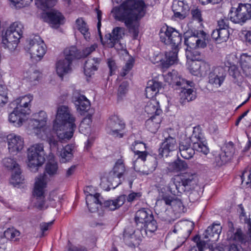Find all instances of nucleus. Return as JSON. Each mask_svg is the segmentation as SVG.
<instances>
[{"label": "nucleus", "instance_id": "obj_1", "mask_svg": "<svg viewBox=\"0 0 251 251\" xmlns=\"http://www.w3.org/2000/svg\"><path fill=\"white\" fill-rule=\"evenodd\" d=\"M145 3L143 0H126L111 10L114 19L123 23L136 39L139 33L137 22L145 14Z\"/></svg>", "mask_w": 251, "mask_h": 251}, {"label": "nucleus", "instance_id": "obj_2", "mask_svg": "<svg viewBox=\"0 0 251 251\" xmlns=\"http://www.w3.org/2000/svg\"><path fill=\"white\" fill-rule=\"evenodd\" d=\"M75 122V118L71 113L68 106L62 105L58 107L53 125V130L57 138L50 135L47 139L50 148L54 150H58L57 138L63 142L69 140L73 137L76 128Z\"/></svg>", "mask_w": 251, "mask_h": 251}, {"label": "nucleus", "instance_id": "obj_3", "mask_svg": "<svg viewBox=\"0 0 251 251\" xmlns=\"http://www.w3.org/2000/svg\"><path fill=\"white\" fill-rule=\"evenodd\" d=\"M32 100L30 95L25 96L15 101L17 106L9 115V121L15 126H21L25 120V116L30 113L29 103Z\"/></svg>", "mask_w": 251, "mask_h": 251}, {"label": "nucleus", "instance_id": "obj_4", "mask_svg": "<svg viewBox=\"0 0 251 251\" xmlns=\"http://www.w3.org/2000/svg\"><path fill=\"white\" fill-rule=\"evenodd\" d=\"M197 184V175L195 173H186L181 176V181L173 182L170 187L171 192L175 195L178 193L189 192L194 189Z\"/></svg>", "mask_w": 251, "mask_h": 251}, {"label": "nucleus", "instance_id": "obj_5", "mask_svg": "<svg viewBox=\"0 0 251 251\" xmlns=\"http://www.w3.org/2000/svg\"><path fill=\"white\" fill-rule=\"evenodd\" d=\"M45 153L41 143L31 146L27 150V165L31 171L36 172L45 161Z\"/></svg>", "mask_w": 251, "mask_h": 251}, {"label": "nucleus", "instance_id": "obj_6", "mask_svg": "<svg viewBox=\"0 0 251 251\" xmlns=\"http://www.w3.org/2000/svg\"><path fill=\"white\" fill-rule=\"evenodd\" d=\"M176 86V89L180 90L179 92V102L181 105L195 100L197 98L196 90L189 86H194L192 81H187L184 79L179 78L178 80L173 82Z\"/></svg>", "mask_w": 251, "mask_h": 251}, {"label": "nucleus", "instance_id": "obj_7", "mask_svg": "<svg viewBox=\"0 0 251 251\" xmlns=\"http://www.w3.org/2000/svg\"><path fill=\"white\" fill-rule=\"evenodd\" d=\"M160 41L171 48H179L182 41L181 34L175 28L166 25L159 31Z\"/></svg>", "mask_w": 251, "mask_h": 251}, {"label": "nucleus", "instance_id": "obj_8", "mask_svg": "<svg viewBox=\"0 0 251 251\" xmlns=\"http://www.w3.org/2000/svg\"><path fill=\"white\" fill-rule=\"evenodd\" d=\"M228 16L233 23L243 25L251 18V4L240 3L236 9L231 7Z\"/></svg>", "mask_w": 251, "mask_h": 251}, {"label": "nucleus", "instance_id": "obj_9", "mask_svg": "<svg viewBox=\"0 0 251 251\" xmlns=\"http://www.w3.org/2000/svg\"><path fill=\"white\" fill-rule=\"evenodd\" d=\"M25 49L30 54L31 58L37 57L41 58L45 55L47 47L41 37L39 35H35L27 41Z\"/></svg>", "mask_w": 251, "mask_h": 251}, {"label": "nucleus", "instance_id": "obj_10", "mask_svg": "<svg viewBox=\"0 0 251 251\" xmlns=\"http://www.w3.org/2000/svg\"><path fill=\"white\" fill-rule=\"evenodd\" d=\"M46 179L45 174L41 175L36 178L35 183L33 191V195L36 197L35 206L40 210L47 208L45 205L44 196V188L47 185Z\"/></svg>", "mask_w": 251, "mask_h": 251}, {"label": "nucleus", "instance_id": "obj_11", "mask_svg": "<svg viewBox=\"0 0 251 251\" xmlns=\"http://www.w3.org/2000/svg\"><path fill=\"white\" fill-rule=\"evenodd\" d=\"M190 138L193 144V149L194 151L196 150L205 155L209 153V151L206 145V139L199 126L194 127L192 134Z\"/></svg>", "mask_w": 251, "mask_h": 251}, {"label": "nucleus", "instance_id": "obj_12", "mask_svg": "<svg viewBox=\"0 0 251 251\" xmlns=\"http://www.w3.org/2000/svg\"><path fill=\"white\" fill-rule=\"evenodd\" d=\"M206 35L203 31L195 30L188 37L184 36V44L192 49H203L206 47Z\"/></svg>", "mask_w": 251, "mask_h": 251}, {"label": "nucleus", "instance_id": "obj_13", "mask_svg": "<svg viewBox=\"0 0 251 251\" xmlns=\"http://www.w3.org/2000/svg\"><path fill=\"white\" fill-rule=\"evenodd\" d=\"M125 127V122L117 115H112L107 120V130L109 134L116 137L120 138L123 137L122 131Z\"/></svg>", "mask_w": 251, "mask_h": 251}, {"label": "nucleus", "instance_id": "obj_14", "mask_svg": "<svg viewBox=\"0 0 251 251\" xmlns=\"http://www.w3.org/2000/svg\"><path fill=\"white\" fill-rule=\"evenodd\" d=\"M226 76V71L222 67L213 68L208 75V83L216 88L220 87Z\"/></svg>", "mask_w": 251, "mask_h": 251}, {"label": "nucleus", "instance_id": "obj_15", "mask_svg": "<svg viewBox=\"0 0 251 251\" xmlns=\"http://www.w3.org/2000/svg\"><path fill=\"white\" fill-rule=\"evenodd\" d=\"M22 36L7 28L3 36L2 43L10 51L14 50Z\"/></svg>", "mask_w": 251, "mask_h": 251}, {"label": "nucleus", "instance_id": "obj_16", "mask_svg": "<svg viewBox=\"0 0 251 251\" xmlns=\"http://www.w3.org/2000/svg\"><path fill=\"white\" fill-rule=\"evenodd\" d=\"M231 226L227 232V239L228 241L234 242V244L241 246L247 241V236L240 228L234 229L233 224L230 223Z\"/></svg>", "mask_w": 251, "mask_h": 251}, {"label": "nucleus", "instance_id": "obj_17", "mask_svg": "<svg viewBox=\"0 0 251 251\" xmlns=\"http://www.w3.org/2000/svg\"><path fill=\"white\" fill-rule=\"evenodd\" d=\"M177 148L175 138L168 136L165 138L159 149V156L161 157H168L171 151H175Z\"/></svg>", "mask_w": 251, "mask_h": 251}, {"label": "nucleus", "instance_id": "obj_18", "mask_svg": "<svg viewBox=\"0 0 251 251\" xmlns=\"http://www.w3.org/2000/svg\"><path fill=\"white\" fill-rule=\"evenodd\" d=\"M7 139L10 152L17 153L23 149L24 145V140L20 136L11 134L7 136Z\"/></svg>", "mask_w": 251, "mask_h": 251}, {"label": "nucleus", "instance_id": "obj_19", "mask_svg": "<svg viewBox=\"0 0 251 251\" xmlns=\"http://www.w3.org/2000/svg\"><path fill=\"white\" fill-rule=\"evenodd\" d=\"M125 28L123 27L117 26L114 28L111 33H108L105 35V38L107 40L110 47H113L115 45L119 43L121 39L125 36Z\"/></svg>", "mask_w": 251, "mask_h": 251}, {"label": "nucleus", "instance_id": "obj_20", "mask_svg": "<svg viewBox=\"0 0 251 251\" xmlns=\"http://www.w3.org/2000/svg\"><path fill=\"white\" fill-rule=\"evenodd\" d=\"M191 143L190 137H186L179 142V152L181 156L185 159L191 158L195 154L194 149L191 147Z\"/></svg>", "mask_w": 251, "mask_h": 251}, {"label": "nucleus", "instance_id": "obj_21", "mask_svg": "<svg viewBox=\"0 0 251 251\" xmlns=\"http://www.w3.org/2000/svg\"><path fill=\"white\" fill-rule=\"evenodd\" d=\"M64 17L60 12L52 10L48 12L45 17V20L53 27H58L64 23Z\"/></svg>", "mask_w": 251, "mask_h": 251}, {"label": "nucleus", "instance_id": "obj_22", "mask_svg": "<svg viewBox=\"0 0 251 251\" xmlns=\"http://www.w3.org/2000/svg\"><path fill=\"white\" fill-rule=\"evenodd\" d=\"M47 115L44 111H41L34 115V118L30 120L29 126L32 129H41L46 126Z\"/></svg>", "mask_w": 251, "mask_h": 251}, {"label": "nucleus", "instance_id": "obj_23", "mask_svg": "<svg viewBox=\"0 0 251 251\" xmlns=\"http://www.w3.org/2000/svg\"><path fill=\"white\" fill-rule=\"evenodd\" d=\"M222 231V226L220 224H213L208 226L203 234V238L207 239L205 241H215L219 238Z\"/></svg>", "mask_w": 251, "mask_h": 251}, {"label": "nucleus", "instance_id": "obj_24", "mask_svg": "<svg viewBox=\"0 0 251 251\" xmlns=\"http://www.w3.org/2000/svg\"><path fill=\"white\" fill-rule=\"evenodd\" d=\"M73 100L77 111L80 112L81 115L87 112L90 108V102L84 95H78L77 97H74Z\"/></svg>", "mask_w": 251, "mask_h": 251}, {"label": "nucleus", "instance_id": "obj_25", "mask_svg": "<svg viewBox=\"0 0 251 251\" xmlns=\"http://www.w3.org/2000/svg\"><path fill=\"white\" fill-rule=\"evenodd\" d=\"M100 61L101 59L100 58H88L85 61L84 67L85 75L88 77H90L94 74V72L98 70Z\"/></svg>", "mask_w": 251, "mask_h": 251}, {"label": "nucleus", "instance_id": "obj_26", "mask_svg": "<svg viewBox=\"0 0 251 251\" xmlns=\"http://www.w3.org/2000/svg\"><path fill=\"white\" fill-rule=\"evenodd\" d=\"M172 50L165 52V59L162 62L163 69H167L177 61V53L179 48H171Z\"/></svg>", "mask_w": 251, "mask_h": 251}, {"label": "nucleus", "instance_id": "obj_27", "mask_svg": "<svg viewBox=\"0 0 251 251\" xmlns=\"http://www.w3.org/2000/svg\"><path fill=\"white\" fill-rule=\"evenodd\" d=\"M71 65L72 63L64 58L58 60L56 63V71L57 75L60 77H63L64 75L71 73Z\"/></svg>", "mask_w": 251, "mask_h": 251}, {"label": "nucleus", "instance_id": "obj_28", "mask_svg": "<svg viewBox=\"0 0 251 251\" xmlns=\"http://www.w3.org/2000/svg\"><path fill=\"white\" fill-rule=\"evenodd\" d=\"M240 65L245 75L251 78V55L243 53L240 59Z\"/></svg>", "mask_w": 251, "mask_h": 251}, {"label": "nucleus", "instance_id": "obj_29", "mask_svg": "<svg viewBox=\"0 0 251 251\" xmlns=\"http://www.w3.org/2000/svg\"><path fill=\"white\" fill-rule=\"evenodd\" d=\"M157 161L155 157L150 155L148 161L145 165V169L136 170L140 175H148L155 171L157 166Z\"/></svg>", "mask_w": 251, "mask_h": 251}, {"label": "nucleus", "instance_id": "obj_30", "mask_svg": "<svg viewBox=\"0 0 251 251\" xmlns=\"http://www.w3.org/2000/svg\"><path fill=\"white\" fill-rule=\"evenodd\" d=\"M145 111L148 114L152 115L155 117H158L162 112L159 102L154 99H151L147 102L145 107Z\"/></svg>", "mask_w": 251, "mask_h": 251}, {"label": "nucleus", "instance_id": "obj_31", "mask_svg": "<svg viewBox=\"0 0 251 251\" xmlns=\"http://www.w3.org/2000/svg\"><path fill=\"white\" fill-rule=\"evenodd\" d=\"M188 168V165L185 161L178 158L174 161L169 163L167 169L170 172L178 173L184 171Z\"/></svg>", "mask_w": 251, "mask_h": 251}, {"label": "nucleus", "instance_id": "obj_32", "mask_svg": "<svg viewBox=\"0 0 251 251\" xmlns=\"http://www.w3.org/2000/svg\"><path fill=\"white\" fill-rule=\"evenodd\" d=\"M229 36L228 29L217 28L214 30L211 34V37L217 43L226 42Z\"/></svg>", "mask_w": 251, "mask_h": 251}, {"label": "nucleus", "instance_id": "obj_33", "mask_svg": "<svg viewBox=\"0 0 251 251\" xmlns=\"http://www.w3.org/2000/svg\"><path fill=\"white\" fill-rule=\"evenodd\" d=\"M126 195H122L119 196L115 200L105 201L104 202H102V206L108 208L110 210H114L124 204L126 201Z\"/></svg>", "mask_w": 251, "mask_h": 251}, {"label": "nucleus", "instance_id": "obj_34", "mask_svg": "<svg viewBox=\"0 0 251 251\" xmlns=\"http://www.w3.org/2000/svg\"><path fill=\"white\" fill-rule=\"evenodd\" d=\"M87 207L91 212L98 211L99 206L102 205V199L100 197L88 196L86 199Z\"/></svg>", "mask_w": 251, "mask_h": 251}, {"label": "nucleus", "instance_id": "obj_35", "mask_svg": "<svg viewBox=\"0 0 251 251\" xmlns=\"http://www.w3.org/2000/svg\"><path fill=\"white\" fill-rule=\"evenodd\" d=\"M152 216L153 215L150 210L142 208L136 212L135 216V221L137 225L141 224V226H142L147 221L151 219Z\"/></svg>", "mask_w": 251, "mask_h": 251}, {"label": "nucleus", "instance_id": "obj_36", "mask_svg": "<svg viewBox=\"0 0 251 251\" xmlns=\"http://www.w3.org/2000/svg\"><path fill=\"white\" fill-rule=\"evenodd\" d=\"M194 223L188 222H180L178 223V227L180 228V234L182 235L184 239L189 236L193 230Z\"/></svg>", "mask_w": 251, "mask_h": 251}, {"label": "nucleus", "instance_id": "obj_37", "mask_svg": "<svg viewBox=\"0 0 251 251\" xmlns=\"http://www.w3.org/2000/svg\"><path fill=\"white\" fill-rule=\"evenodd\" d=\"M75 26L76 28L83 35L85 39H89L90 34L89 32V28L83 18H79L76 20Z\"/></svg>", "mask_w": 251, "mask_h": 251}, {"label": "nucleus", "instance_id": "obj_38", "mask_svg": "<svg viewBox=\"0 0 251 251\" xmlns=\"http://www.w3.org/2000/svg\"><path fill=\"white\" fill-rule=\"evenodd\" d=\"M161 119L160 117H155L154 116H151L150 119L146 121L145 126L149 131L152 133H155L159 127V125Z\"/></svg>", "mask_w": 251, "mask_h": 251}, {"label": "nucleus", "instance_id": "obj_39", "mask_svg": "<svg viewBox=\"0 0 251 251\" xmlns=\"http://www.w3.org/2000/svg\"><path fill=\"white\" fill-rule=\"evenodd\" d=\"M65 59L69 61L72 63V61L76 58H79L81 55L79 54L78 50L75 46H72L66 48L64 51Z\"/></svg>", "mask_w": 251, "mask_h": 251}, {"label": "nucleus", "instance_id": "obj_40", "mask_svg": "<svg viewBox=\"0 0 251 251\" xmlns=\"http://www.w3.org/2000/svg\"><path fill=\"white\" fill-rule=\"evenodd\" d=\"M157 228V223L154 220L153 216L152 217L151 219H149L142 226H141V231H144L146 234L148 233H152L156 230Z\"/></svg>", "mask_w": 251, "mask_h": 251}, {"label": "nucleus", "instance_id": "obj_41", "mask_svg": "<svg viewBox=\"0 0 251 251\" xmlns=\"http://www.w3.org/2000/svg\"><path fill=\"white\" fill-rule=\"evenodd\" d=\"M222 153L229 160L234 153V144L232 142L226 143L222 148Z\"/></svg>", "mask_w": 251, "mask_h": 251}, {"label": "nucleus", "instance_id": "obj_42", "mask_svg": "<svg viewBox=\"0 0 251 251\" xmlns=\"http://www.w3.org/2000/svg\"><path fill=\"white\" fill-rule=\"evenodd\" d=\"M120 178V176H117L112 171H110L106 177L107 182L109 183L108 186H111L113 188H116L121 183Z\"/></svg>", "mask_w": 251, "mask_h": 251}, {"label": "nucleus", "instance_id": "obj_43", "mask_svg": "<svg viewBox=\"0 0 251 251\" xmlns=\"http://www.w3.org/2000/svg\"><path fill=\"white\" fill-rule=\"evenodd\" d=\"M58 0H35V4L38 8L45 10L54 6Z\"/></svg>", "mask_w": 251, "mask_h": 251}, {"label": "nucleus", "instance_id": "obj_44", "mask_svg": "<svg viewBox=\"0 0 251 251\" xmlns=\"http://www.w3.org/2000/svg\"><path fill=\"white\" fill-rule=\"evenodd\" d=\"M111 171L117 176L121 177L126 171L125 166L123 160L118 159Z\"/></svg>", "mask_w": 251, "mask_h": 251}, {"label": "nucleus", "instance_id": "obj_45", "mask_svg": "<svg viewBox=\"0 0 251 251\" xmlns=\"http://www.w3.org/2000/svg\"><path fill=\"white\" fill-rule=\"evenodd\" d=\"M60 155L61 157V160L63 162L70 161L73 157L72 149L71 147L67 145L61 151Z\"/></svg>", "mask_w": 251, "mask_h": 251}, {"label": "nucleus", "instance_id": "obj_46", "mask_svg": "<svg viewBox=\"0 0 251 251\" xmlns=\"http://www.w3.org/2000/svg\"><path fill=\"white\" fill-rule=\"evenodd\" d=\"M193 241L196 243V246L192 247L189 251H203L206 248L205 241L201 240L199 235H196L193 238Z\"/></svg>", "mask_w": 251, "mask_h": 251}, {"label": "nucleus", "instance_id": "obj_47", "mask_svg": "<svg viewBox=\"0 0 251 251\" xmlns=\"http://www.w3.org/2000/svg\"><path fill=\"white\" fill-rule=\"evenodd\" d=\"M58 170V163L54 161H50L46 165L45 171L50 176H52L57 174Z\"/></svg>", "mask_w": 251, "mask_h": 251}, {"label": "nucleus", "instance_id": "obj_48", "mask_svg": "<svg viewBox=\"0 0 251 251\" xmlns=\"http://www.w3.org/2000/svg\"><path fill=\"white\" fill-rule=\"evenodd\" d=\"M13 172L14 173L12 174L10 183L15 186L16 185L22 183L24 178L21 176V171L20 167L17 170L16 169L13 171Z\"/></svg>", "mask_w": 251, "mask_h": 251}, {"label": "nucleus", "instance_id": "obj_49", "mask_svg": "<svg viewBox=\"0 0 251 251\" xmlns=\"http://www.w3.org/2000/svg\"><path fill=\"white\" fill-rule=\"evenodd\" d=\"M3 166L7 169L12 171L19 168V165L16 161L11 158H5L2 160Z\"/></svg>", "mask_w": 251, "mask_h": 251}, {"label": "nucleus", "instance_id": "obj_50", "mask_svg": "<svg viewBox=\"0 0 251 251\" xmlns=\"http://www.w3.org/2000/svg\"><path fill=\"white\" fill-rule=\"evenodd\" d=\"M20 235V232L14 228H8L4 232V236L9 240L16 241Z\"/></svg>", "mask_w": 251, "mask_h": 251}, {"label": "nucleus", "instance_id": "obj_51", "mask_svg": "<svg viewBox=\"0 0 251 251\" xmlns=\"http://www.w3.org/2000/svg\"><path fill=\"white\" fill-rule=\"evenodd\" d=\"M8 28L10 29V31L15 32L21 36H23L24 26L20 22H15L13 23Z\"/></svg>", "mask_w": 251, "mask_h": 251}, {"label": "nucleus", "instance_id": "obj_52", "mask_svg": "<svg viewBox=\"0 0 251 251\" xmlns=\"http://www.w3.org/2000/svg\"><path fill=\"white\" fill-rule=\"evenodd\" d=\"M130 149L134 152L135 155H137L136 160L138 159H140L141 160L145 161L146 159V158H148L150 156L149 153L146 151H142L136 150L135 146H131Z\"/></svg>", "mask_w": 251, "mask_h": 251}, {"label": "nucleus", "instance_id": "obj_53", "mask_svg": "<svg viewBox=\"0 0 251 251\" xmlns=\"http://www.w3.org/2000/svg\"><path fill=\"white\" fill-rule=\"evenodd\" d=\"M178 6L180 7V10L178 9H174L173 10L174 12V16L176 18H178L180 19H184L186 15V12L183 9V3L182 2H180L178 4Z\"/></svg>", "mask_w": 251, "mask_h": 251}, {"label": "nucleus", "instance_id": "obj_54", "mask_svg": "<svg viewBox=\"0 0 251 251\" xmlns=\"http://www.w3.org/2000/svg\"><path fill=\"white\" fill-rule=\"evenodd\" d=\"M210 70V66L209 63L205 62H200V76H205Z\"/></svg>", "mask_w": 251, "mask_h": 251}, {"label": "nucleus", "instance_id": "obj_55", "mask_svg": "<svg viewBox=\"0 0 251 251\" xmlns=\"http://www.w3.org/2000/svg\"><path fill=\"white\" fill-rule=\"evenodd\" d=\"M134 62L133 59H130L126 62L121 73V75L122 76H125L129 73L133 67Z\"/></svg>", "mask_w": 251, "mask_h": 251}, {"label": "nucleus", "instance_id": "obj_56", "mask_svg": "<svg viewBox=\"0 0 251 251\" xmlns=\"http://www.w3.org/2000/svg\"><path fill=\"white\" fill-rule=\"evenodd\" d=\"M147 86L152 88V90L158 93L159 90L162 87V83L156 79H152L148 82Z\"/></svg>", "mask_w": 251, "mask_h": 251}, {"label": "nucleus", "instance_id": "obj_57", "mask_svg": "<svg viewBox=\"0 0 251 251\" xmlns=\"http://www.w3.org/2000/svg\"><path fill=\"white\" fill-rule=\"evenodd\" d=\"M128 83L127 81H124L119 86L118 91V96L122 98L125 96L128 91Z\"/></svg>", "mask_w": 251, "mask_h": 251}, {"label": "nucleus", "instance_id": "obj_58", "mask_svg": "<svg viewBox=\"0 0 251 251\" xmlns=\"http://www.w3.org/2000/svg\"><path fill=\"white\" fill-rule=\"evenodd\" d=\"M222 153L216 156L214 158V164L218 167H220L225 164L229 160Z\"/></svg>", "mask_w": 251, "mask_h": 251}, {"label": "nucleus", "instance_id": "obj_59", "mask_svg": "<svg viewBox=\"0 0 251 251\" xmlns=\"http://www.w3.org/2000/svg\"><path fill=\"white\" fill-rule=\"evenodd\" d=\"M189 70L192 75L200 76V62L193 61L190 65Z\"/></svg>", "mask_w": 251, "mask_h": 251}, {"label": "nucleus", "instance_id": "obj_60", "mask_svg": "<svg viewBox=\"0 0 251 251\" xmlns=\"http://www.w3.org/2000/svg\"><path fill=\"white\" fill-rule=\"evenodd\" d=\"M171 207L179 212L183 211L184 208V205L181 200L175 198L173 201Z\"/></svg>", "mask_w": 251, "mask_h": 251}, {"label": "nucleus", "instance_id": "obj_61", "mask_svg": "<svg viewBox=\"0 0 251 251\" xmlns=\"http://www.w3.org/2000/svg\"><path fill=\"white\" fill-rule=\"evenodd\" d=\"M16 7H23L28 5L33 0H10Z\"/></svg>", "mask_w": 251, "mask_h": 251}, {"label": "nucleus", "instance_id": "obj_62", "mask_svg": "<svg viewBox=\"0 0 251 251\" xmlns=\"http://www.w3.org/2000/svg\"><path fill=\"white\" fill-rule=\"evenodd\" d=\"M218 28H229V22L228 19L226 17L222 18L217 22Z\"/></svg>", "mask_w": 251, "mask_h": 251}, {"label": "nucleus", "instance_id": "obj_63", "mask_svg": "<svg viewBox=\"0 0 251 251\" xmlns=\"http://www.w3.org/2000/svg\"><path fill=\"white\" fill-rule=\"evenodd\" d=\"M191 14L194 20L201 22L202 21L201 14L200 10L198 8L191 10Z\"/></svg>", "mask_w": 251, "mask_h": 251}, {"label": "nucleus", "instance_id": "obj_64", "mask_svg": "<svg viewBox=\"0 0 251 251\" xmlns=\"http://www.w3.org/2000/svg\"><path fill=\"white\" fill-rule=\"evenodd\" d=\"M188 193H189L188 198L189 201L191 202H195L199 199L200 197L198 192L197 191L194 190V189L190 191Z\"/></svg>", "mask_w": 251, "mask_h": 251}]
</instances>
